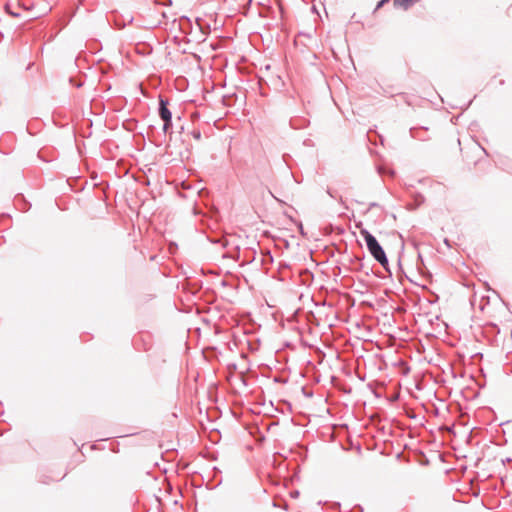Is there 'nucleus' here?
Segmentation results:
<instances>
[{
	"label": "nucleus",
	"instance_id": "obj_2",
	"mask_svg": "<svg viewBox=\"0 0 512 512\" xmlns=\"http://www.w3.org/2000/svg\"><path fill=\"white\" fill-rule=\"evenodd\" d=\"M360 235L365 240L367 249L369 253L373 256V258L378 261L382 266H385L388 264V259L386 257V254L382 248V246L379 244L377 239L366 229L360 230Z\"/></svg>",
	"mask_w": 512,
	"mask_h": 512
},
{
	"label": "nucleus",
	"instance_id": "obj_5",
	"mask_svg": "<svg viewBox=\"0 0 512 512\" xmlns=\"http://www.w3.org/2000/svg\"><path fill=\"white\" fill-rule=\"evenodd\" d=\"M171 128H172V120H170V122H164V124H163V132L164 133H168Z\"/></svg>",
	"mask_w": 512,
	"mask_h": 512
},
{
	"label": "nucleus",
	"instance_id": "obj_8",
	"mask_svg": "<svg viewBox=\"0 0 512 512\" xmlns=\"http://www.w3.org/2000/svg\"><path fill=\"white\" fill-rule=\"evenodd\" d=\"M275 4L277 5V7L279 8L280 11H282V6H281V2L280 1H277L275 2Z\"/></svg>",
	"mask_w": 512,
	"mask_h": 512
},
{
	"label": "nucleus",
	"instance_id": "obj_6",
	"mask_svg": "<svg viewBox=\"0 0 512 512\" xmlns=\"http://www.w3.org/2000/svg\"><path fill=\"white\" fill-rule=\"evenodd\" d=\"M386 2H378V5L375 8V11H377L379 8H381Z\"/></svg>",
	"mask_w": 512,
	"mask_h": 512
},
{
	"label": "nucleus",
	"instance_id": "obj_7",
	"mask_svg": "<svg viewBox=\"0 0 512 512\" xmlns=\"http://www.w3.org/2000/svg\"><path fill=\"white\" fill-rule=\"evenodd\" d=\"M256 4H257V7H258V8H260V7H261V8H263V9H264V8L266 7V6H265L263 3H261V2H256Z\"/></svg>",
	"mask_w": 512,
	"mask_h": 512
},
{
	"label": "nucleus",
	"instance_id": "obj_1",
	"mask_svg": "<svg viewBox=\"0 0 512 512\" xmlns=\"http://www.w3.org/2000/svg\"><path fill=\"white\" fill-rule=\"evenodd\" d=\"M4 7L13 17L27 20L39 18L52 9L49 2H4Z\"/></svg>",
	"mask_w": 512,
	"mask_h": 512
},
{
	"label": "nucleus",
	"instance_id": "obj_4",
	"mask_svg": "<svg viewBox=\"0 0 512 512\" xmlns=\"http://www.w3.org/2000/svg\"><path fill=\"white\" fill-rule=\"evenodd\" d=\"M414 2H393L395 9L408 10Z\"/></svg>",
	"mask_w": 512,
	"mask_h": 512
},
{
	"label": "nucleus",
	"instance_id": "obj_3",
	"mask_svg": "<svg viewBox=\"0 0 512 512\" xmlns=\"http://www.w3.org/2000/svg\"><path fill=\"white\" fill-rule=\"evenodd\" d=\"M159 116L163 122H170L172 120L171 111L168 109V100L163 97L159 99Z\"/></svg>",
	"mask_w": 512,
	"mask_h": 512
}]
</instances>
